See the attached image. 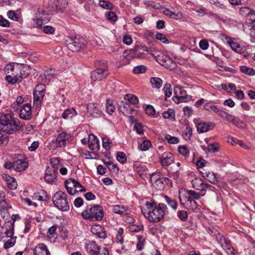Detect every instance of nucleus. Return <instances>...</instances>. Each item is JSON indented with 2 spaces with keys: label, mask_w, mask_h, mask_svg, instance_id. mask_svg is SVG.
<instances>
[{
  "label": "nucleus",
  "mask_w": 255,
  "mask_h": 255,
  "mask_svg": "<svg viewBox=\"0 0 255 255\" xmlns=\"http://www.w3.org/2000/svg\"><path fill=\"white\" fill-rule=\"evenodd\" d=\"M23 125L10 113H2L0 115V130L3 132L13 134L21 130Z\"/></svg>",
  "instance_id": "f257e3e1"
},
{
  "label": "nucleus",
  "mask_w": 255,
  "mask_h": 255,
  "mask_svg": "<svg viewBox=\"0 0 255 255\" xmlns=\"http://www.w3.org/2000/svg\"><path fill=\"white\" fill-rule=\"evenodd\" d=\"M68 48L72 52H78L87 44V40L80 36L68 37L66 40Z\"/></svg>",
  "instance_id": "39448f33"
},
{
  "label": "nucleus",
  "mask_w": 255,
  "mask_h": 255,
  "mask_svg": "<svg viewBox=\"0 0 255 255\" xmlns=\"http://www.w3.org/2000/svg\"><path fill=\"white\" fill-rule=\"evenodd\" d=\"M178 217L182 221H185L188 218V214L186 211H179L177 212Z\"/></svg>",
  "instance_id": "0e129e2a"
},
{
  "label": "nucleus",
  "mask_w": 255,
  "mask_h": 255,
  "mask_svg": "<svg viewBox=\"0 0 255 255\" xmlns=\"http://www.w3.org/2000/svg\"><path fill=\"white\" fill-rule=\"evenodd\" d=\"M67 4V0H53L48 4L49 9L52 11L62 12Z\"/></svg>",
  "instance_id": "ddd939ff"
},
{
  "label": "nucleus",
  "mask_w": 255,
  "mask_h": 255,
  "mask_svg": "<svg viewBox=\"0 0 255 255\" xmlns=\"http://www.w3.org/2000/svg\"><path fill=\"white\" fill-rule=\"evenodd\" d=\"M147 52L146 47L137 45L130 50L128 56L132 58L143 59L146 58Z\"/></svg>",
  "instance_id": "9d476101"
},
{
  "label": "nucleus",
  "mask_w": 255,
  "mask_h": 255,
  "mask_svg": "<svg viewBox=\"0 0 255 255\" xmlns=\"http://www.w3.org/2000/svg\"><path fill=\"white\" fill-rule=\"evenodd\" d=\"M36 17H40L44 20V22H47L50 19L51 15L47 11L39 8L36 13Z\"/></svg>",
  "instance_id": "473e14b6"
},
{
  "label": "nucleus",
  "mask_w": 255,
  "mask_h": 255,
  "mask_svg": "<svg viewBox=\"0 0 255 255\" xmlns=\"http://www.w3.org/2000/svg\"><path fill=\"white\" fill-rule=\"evenodd\" d=\"M150 83L153 88H160L162 85V80L158 77H152Z\"/></svg>",
  "instance_id": "e433bc0d"
},
{
  "label": "nucleus",
  "mask_w": 255,
  "mask_h": 255,
  "mask_svg": "<svg viewBox=\"0 0 255 255\" xmlns=\"http://www.w3.org/2000/svg\"><path fill=\"white\" fill-rule=\"evenodd\" d=\"M34 255H50L47 246L43 243L37 245L33 249Z\"/></svg>",
  "instance_id": "b1692460"
},
{
  "label": "nucleus",
  "mask_w": 255,
  "mask_h": 255,
  "mask_svg": "<svg viewBox=\"0 0 255 255\" xmlns=\"http://www.w3.org/2000/svg\"><path fill=\"white\" fill-rule=\"evenodd\" d=\"M45 95V88L42 84L38 85L33 91V99L43 100Z\"/></svg>",
  "instance_id": "393cba45"
},
{
  "label": "nucleus",
  "mask_w": 255,
  "mask_h": 255,
  "mask_svg": "<svg viewBox=\"0 0 255 255\" xmlns=\"http://www.w3.org/2000/svg\"><path fill=\"white\" fill-rule=\"evenodd\" d=\"M217 240L224 250L226 251V252L228 253L233 254V248L232 247L230 241L228 240L225 238L220 235H219L218 237H217Z\"/></svg>",
  "instance_id": "4be33fe9"
},
{
  "label": "nucleus",
  "mask_w": 255,
  "mask_h": 255,
  "mask_svg": "<svg viewBox=\"0 0 255 255\" xmlns=\"http://www.w3.org/2000/svg\"><path fill=\"white\" fill-rule=\"evenodd\" d=\"M97 104L89 103L87 106V110L90 115L93 118H98L102 114L101 111L98 108Z\"/></svg>",
  "instance_id": "aec40b11"
},
{
  "label": "nucleus",
  "mask_w": 255,
  "mask_h": 255,
  "mask_svg": "<svg viewBox=\"0 0 255 255\" xmlns=\"http://www.w3.org/2000/svg\"><path fill=\"white\" fill-rule=\"evenodd\" d=\"M191 183L194 189L200 191L201 193H205L207 190L214 191L215 189L214 187L206 183L202 178L199 177H195L191 181Z\"/></svg>",
  "instance_id": "6e6552de"
},
{
  "label": "nucleus",
  "mask_w": 255,
  "mask_h": 255,
  "mask_svg": "<svg viewBox=\"0 0 255 255\" xmlns=\"http://www.w3.org/2000/svg\"><path fill=\"white\" fill-rule=\"evenodd\" d=\"M164 91L165 92V98L170 97L172 95L171 85L170 84H166L164 87Z\"/></svg>",
  "instance_id": "338daca9"
},
{
  "label": "nucleus",
  "mask_w": 255,
  "mask_h": 255,
  "mask_svg": "<svg viewBox=\"0 0 255 255\" xmlns=\"http://www.w3.org/2000/svg\"><path fill=\"white\" fill-rule=\"evenodd\" d=\"M164 199L166 203L170 206L172 209L176 210L177 209V203L175 200L167 196L164 197Z\"/></svg>",
  "instance_id": "58836bf2"
},
{
  "label": "nucleus",
  "mask_w": 255,
  "mask_h": 255,
  "mask_svg": "<svg viewBox=\"0 0 255 255\" xmlns=\"http://www.w3.org/2000/svg\"><path fill=\"white\" fill-rule=\"evenodd\" d=\"M13 169L17 172L25 170L28 166L26 159H17L13 162Z\"/></svg>",
  "instance_id": "6ab92c4d"
},
{
  "label": "nucleus",
  "mask_w": 255,
  "mask_h": 255,
  "mask_svg": "<svg viewBox=\"0 0 255 255\" xmlns=\"http://www.w3.org/2000/svg\"><path fill=\"white\" fill-rule=\"evenodd\" d=\"M81 214L83 218L85 220L100 221L103 218L104 212L103 207L100 205H89L87 206Z\"/></svg>",
  "instance_id": "7ed1b4c3"
},
{
  "label": "nucleus",
  "mask_w": 255,
  "mask_h": 255,
  "mask_svg": "<svg viewBox=\"0 0 255 255\" xmlns=\"http://www.w3.org/2000/svg\"><path fill=\"white\" fill-rule=\"evenodd\" d=\"M117 159L121 163H124L127 161V157L125 153L118 152L116 156Z\"/></svg>",
  "instance_id": "6e6d98bb"
},
{
  "label": "nucleus",
  "mask_w": 255,
  "mask_h": 255,
  "mask_svg": "<svg viewBox=\"0 0 255 255\" xmlns=\"http://www.w3.org/2000/svg\"><path fill=\"white\" fill-rule=\"evenodd\" d=\"M17 67L19 69V74L20 80L26 78L30 74V71L29 66L17 64Z\"/></svg>",
  "instance_id": "a878e982"
},
{
  "label": "nucleus",
  "mask_w": 255,
  "mask_h": 255,
  "mask_svg": "<svg viewBox=\"0 0 255 255\" xmlns=\"http://www.w3.org/2000/svg\"><path fill=\"white\" fill-rule=\"evenodd\" d=\"M251 8L248 7H243L240 9V14L245 17L246 18L248 17L249 12H251Z\"/></svg>",
  "instance_id": "69168bd1"
},
{
  "label": "nucleus",
  "mask_w": 255,
  "mask_h": 255,
  "mask_svg": "<svg viewBox=\"0 0 255 255\" xmlns=\"http://www.w3.org/2000/svg\"><path fill=\"white\" fill-rule=\"evenodd\" d=\"M3 177L5 178L7 187L9 189L14 190L17 188V184L14 178L6 175Z\"/></svg>",
  "instance_id": "c85d7f7f"
},
{
  "label": "nucleus",
  "mask_w": 255,
  "mask_h": 255,
  "mask_svg": "<svg viewBox=\"0 0 255 255\" xmlns=\"http://www.w3.org/2000/svg\"><path fill=\"white\" fill-rule=\"evenodd\" d=\"M151 144L149 140H144L143 142L140 144L139 148L142 151H146L151 146Z\"/></svg>",
  "instance_id": "8fccbe9b"
},
{
  "label": "nucleus",
  "mask_w": 255,
  "mask_h": 255,
  "mask_svg": "<svg viewBox=\"0 0 255 255\" xmlns=\"http://www.w3.org/2000/svg\"><path fill=\"white\" fill-rule=\"evenodd\" d=\"M15 237L11 238L10 240H8L3 245V247L5 249H8L10 247H13L15 243Z\"/></svg>",
  "instance_id": "13d9d810"
},
{
  "label": "nucleus",
  "mask_w": 255,
  "mask_h": 255,
  "mask_svg": "<svg viewBox=\"0 0 255 255\" xmlns=\"http://www.w3.org/2000/svg\"><path fill=\"white\" fill-rule=\"evenodd\" d=\"M112 211L115 214H118L120 215H124L128 214V208L125 206L121 205H116L113 206Z\"/></svg>",
  "instance_id": "cd10ccee"
},
{
  "label": "nucleus",
  "mask_w": 255,
  "mask_h": 255,
  "mask_svg": "<svg viewBox=\"0 0 255 255\" xmlns=\"http://www.w3.org/2000/svg\"><path fill=\"white\" fill-rule=\"evenodd\" d=\"M210 125L205 122H200L198 124L197 129L199 132L203 133L209 130Z\"/></svg>",
  "instance_id": "4c0bfd02"
},
{
  "label": "nucleus",
  "mask_w": 255,
  "mask_h": 255,
  "mask_svg": "<svg viewBox=\"0 0 255 255\" xmlns=\"http://www.w3.org/2000/svg\"><path fill=\"white\" fill-rule=\"evenodd\" d=\"M106 108L107 113L110 115H112L115 109V106L113 105L112 102L110 100H107Z\"/></svg>",
  "instance_id": "a18cd8bd"
},
{
  "label": "nucleus",
  "mask_w": 255,
  "mask_h": 255,
  "mask_svg": "<svg viewBox=\"0 0 255 255\" xmlns=\"http://www.w3.org/2000/svg\"><path fill=\"white\" fill-rule=\"evenodd\" d=\"M138 243L136 245L137 249L138 251L141 250L143 248L144 246V239L142 236H137Z\"/></svg>",
  "instance_id": "680f3d73"
},
{
  "label": "nucleus",
  "mask_w": 255,
  "mask_h": 255,
  "mask_svg": "<svg viewBox=\"0 0 255 255\" xmlns=\"http://www.w3.org/2000/svg\"><path fill=\"white\" fill-rule=\"evenodd\" d=\"M157 61L161 65L170 70H173L176 67V63L172 58L165 54H163L161 56H158Z\"/></svg>",
  "instance_id": "f8f14e48"
},
{
  "label": "nucleus",
  "mask_w": 255,
  "mask_h": 255,
  "mask_svg": "<svg viewBox=\"0 0 255 255\" xmlns=\"http://www.w3.org/2000/svg\"><path fill=\"white\" fill-rule=\"evenodd\" d=\"M77 115V113L74 109H67L64 111L62 115V117L65 120L71 119Z\"/></svg>",
  "instance_id": "2f4dec72"
},
{
  "label": "nucleus",
  "mask_w": 255,
  "mask_h": 255,
  "mask_svg": "<svg viewBox=\"0 0 255 255\" xmlns=\"http://www.w3.org/2000/svg\"><path fill=\"white\" fill-rule=\"evenodd\" d=\"M204 109L207 111H212L217 113L219 110V108L217 106L212 105L210 103H206L204 106Z\"/></svg>",
  "instance_id": "3c124183"
},
{
  "label": "nucleus",
  "mask_w": 255,
  "mask_h": 255,
  "mask_svg": "<svg viewBox=\"0 0 255 255\" xmlns=\"http://www.w3.org/2000/svg\"><path fill=\"white\" fill-rule=\"evenodd\" d=\"M203 177L213 184H216L217 182V177L213 172L206 173V175H203Z\"/></svg>",
  "instance_id": "37998d69"
},
{
  "label": "nucleus",
  "mask_w": 255,
  "mask_h": 255,
  "mask_svg": "<svg viewBox=\"0 0 255 255\" xmlns=\"http://www.w3.org/2000/svg\"><path fill=\"white\" fill-rule=\"evenodd\" d=\"M134 170L140 175L143 174L144 172L145 171V167L141 165H138V163L135 164L134 165Z\"/></svg>",
  "instance_id": "e2e57ef3"
},
{
  "label": "nucleus",
  "mask_w": 255,
  "mask_h": 255,
  "mask_svg": "<svg viewBox=\"0 0 255 255\" xmlns=\"http://www.w3.org/2000/svg\"><path fill=\"white\" fill-rule=\"evenodd\" d=\"M70 137L69 134L65 131H62L57 135L55 141L53 142L55 143L56 147H63L66 145Z\"/></svg>",
  "instance_id": "2eb2a0df"
},
{
  "label": "nucleus",
  "mask_w": 255,
  "mask_h": 255,
  "mask_svg": "<svg viewBox=\"0 0 255 255\" xmlns=\"http://www.w3.org/2000/svg\"><path fill=\"white\" fill-rule=\"evenodd\" d=\"M163 13L169 16L171 18H174L176 19H180L182 17V14L180 12H175L174 11H171L169 9L165 8L163 11Z\"/></svg>",
  "instance_id": "f704fd0d"
},
{
  "label": "nucleus",
  "mask_w": 255,
  "mask_h": 255,
  "mask_svg": "<svg viewBox=\"0 0 255 255\" xmlns=\"http://www.w3.org/2000/svg\"><path fill=\"white\" fill-rule=\"evenodd\" d=\"M165 138L170 144H177L179 142V139L175 136H172L169 134H166Z\"/></svg>",
  "instance_id": "09e8293b"
},
{
  "label": "nucleus",
  "mask_w": 255,
  "mask_h": 255,
  "mask_svg": "<svg viewBox=\"0 0 255 255\" xmlns=\"http://www.w3.org/2000/svg\"><path fill=\"white\" fill-rule=\"evenodd\" d=\"M159 159L161 165L163 167L168 166L174 160L173 155L169 152H165L159 156Z\"/></svg>",
  "instance_id": "f3484780"
},
{
  "label": "nucleus",
  "mask_w": 255,
  "mask_h": 255,
  "mask_svg": "<svg viewBox=\"0 0 255 255\" xmlns=\"http://www.w3.org/2000/svg\"><path fill=\"white\" fill-rule=\"evenodd\" d=\"M188 209L191 210L193 211L198 212L199 211V209L198 208L197 202L195 201H191V203L187 206Z\"/></svg>",
  "instance_id": "774afa93"
},
{
  "label": "nucleus",
  "mask_w": 255,
  "mask_h": 255,
  "mask_svg": "<svg viewBox=\"0 0 255 255\" xmlns=\"http://www.w3.org/2000/svg\"><path fill=\"white\" fill-rule=\"evenodd\" d=\"M174 94L173 100L176 103L187 102L190 100V97L187 95L186 91L181 86L174 87Z\"/></svg>",
  "instance_id": "1a4fd4ad"
},
{
  "label": "nucleus",
  "mask_w": 255,
  "mask_h": 255,
  "mask_svg": "<svg viewBox=\"0 0 255 255\" xmlns=\"http://www.w3.org/2000/svg\"><path fill=\"white\" fill-rule=\"evenodd\" d=\"M88 147L94 151H98L100 148L99 140L93 134H90L88 137Z\"/></svg>",
  "instance_id": "5701e85b"
},
{
  "label": "nucleus",
  "mask_w": 255,
  "mask_h": 255,
  "mask_svg": "<svg viewBox=\"0 0 255 255\" xmlns=\"http://www.w3.org/2000/svg\"><path fill=\"white\" fill-rule=\"evenodd\" d=\"M242 72L250 76L255 75V70L251 68H249L246 66H242L240 67Z\"/></svg>",
  "instance_id": "79ce46f5"
},
{
  "label": "nucleus",
  "mask_w": 255,
  "mask_h": 255,
  "mask_svg": "<svg viewBox=\"0 0 255 255\" xmlns=\"http://www.w3.org/2000/svg\"><path fill=\"white\" fill-rule=\"evenodd\" d=\"M102 64L103 65V67L97 68L91 72V78L93 80H101L108 76L107 62L103 61Z\"/></svg>",
  "instance_id": "9b49d317"
},
{
  "label": "nucleus",
  "mask_w": 255,
  "mask_h": 255,
  "mask_svg": "<svg viewBox=\"0 0 255 255\" xmlns=\"http://www.w3.org/2000/svg\"><path fill=\"white\" fill-rule=\"evenodd\" d=\"M246 26H247L250 30V32H249V34L250 35L251 41L252 43H255V22L247 24L246 25ZM243 27H245L244 29V31L246 32H248L246 30L247 26L243 25Z\"/></svg>",
  "instance_id": "7c9ffc66"
},
{
  "label": "nucleus",
  "mask_w": 255,
  "mask_h": 255,
  "mask_svg": "<svg viewBox=\"0 0 255 255\" xmlns=\"http://www.w3.org/2000/svg\"><path fill=\"white\" fill-rule=\"evenodd\" d=\"M19 116L22 119L30 120L32 117L31 105L28 103L24 104L19 111Z\"/></svg>",
  "instance_id": "a211bd4d"
},
{
  "label": "nucleus",
  "mask_w": 255,
  "mask_h": 255,
  "mask_svg": "<svg viewBox=\"0 0 255 255\" xmlns=\"http://www.w3.org/2000/svg\"><path fill=\"white\" fill-rule=\"evenodd\" d=\"M91 232L99 238L105 239L107 237V233L104 228L100 225H93L91 228Z\"/></svg>",
  "instance_id": "412c9836"
},
{
  "label": "nucleus",
  "mask_w": 255,
  "mask_h": 255,
  "mask_svg": "<svg viewBox=\"0 0 255 255\" xmlns=\"http://www.w3.org/2000/svg\"><path fill=\"white\" fill-rule=\"evenodd\" d=\"M7 17L12 20L18 21L19 18L18 14L13 10H9L7 12Z\"/></svg>",
  "instance_id": "4d7b16f0"
},
{
  "label": "nucleus",
  "mask_w": 255,
  "mask_h": 255,
  "mask_svg": "<svg viewBox=\"0 0 255 255\" xmlns=\"http://www.w3.org/2000/svg\"><path fill=\"white\" fill-rule=\"evenodd\" d=\"M55 75V70L52 69H50L44 73V76L46 79H47L48 81H50L51 78H53Z\"/></svg>",
  "instance_id": "bf43d9fd"
},
{
  "label": "nucleus",
  "mask_w": 255,
  "mask_h": 255,
  "mask_svg": "<svg viewBox=\"0 0 255 255\" xmlns=\"http://www.w3.org/2000/svg\"><path fill=\"white\" fill-rule=\"evenodd\" d=\"M227 43L231 49L236 53L247 56V50L249 46L244 42L235 38H228Z\"/></svg>",
  "instance_id": "423d86ee"
},
{
  "label": "nucleus",
  "mask_w": 255,
  "mask_h": 255,
  "mask_svg": "<svg viewBox=\"0 0 255 255\" xmlns=\"http://www.w3.org/2000/svg\"><path fill=\"white\" fill-rule=\"evenodd\" d=\"M102 142L103 147L106 150L110 148V145L112 143L111 140L107 136H104L102 138Z\"/></svg>",
  "instance_id": "de8ad7c7"
},
{
  "label": "nucleus",
  "mask_w": 255,
  "mask_h": 255,
  "mask_svg": "<svg viewBox=\"0 0 255 255\" xmlns=\"http://www.w3.org/2000/svg\"><path fill=\"white\" fill-rule=\"evenodd\" d=\"M57 170L48 167L45 170L44 179L49 184H54L57 181Z\"/></svg>",
  "instance_id": "4468645a"
},
{
  "label": "nucleus",
  "mask_w": 255,
  "mask_h": 255,
  "mask_svg": "<svg viewBox=\"0 0 255 255\" xmlns=\"http://www.w3.org/2000/svg\"><path fill=\"white\" fill-rule=\"evenodd\" d=\"M50 163L52 166L51 168L55 169L57 170V169L60 166V159L58 158H53L50 159Z\"/></svg>",
  "instance_id": "864d4df0"
},
{
  "label": "nucleus",
  "mask_w": 255,
  "mask_h": 255,
  "mask_svg": "<svg viewBox=\"0 0 255 255\" xmlns=\"http://www.w3.org/2000/svg\"><path fill=\"white\" fill-rule=\"evenodd\" d=\"M146 68L143 65H138L135 67L133 69V72L135 74H140L145 72Z\"/></svg>",
  "instance_id": "052dcab7"
},
{
  "label": "nucleus",
  "mask_w": 255,
  "mask_h": 255,
  "mask_svg": "<svg viewBox=\"0 0 255 255\" xmlns=\"http://www.w3.org/2000/svg\"><path fill=\"white\" fill-rule=\"evenodd\" d=\"M187 194L189 196H190L194 200L200 199L201 197L205 195V193L203 194H200L199 193L196 192L194 190H189L187 191Z\"/></svg>",
  "instance_id": "c03bdc74"
},
{
  "label": "nucleus",
  "mask_w": 255,
  "mask_h": 255,
  "mask_svg": "<svg viewBox=\"0 0 255 255\" xmlns=\"http://www.w3.org/2000/svg\"><path fill=\"white\" fill-rule=\"evenodd\" d=\"M99 5L102 8L106 9H111L113 8V5L111 2L104 0L99 1Z\"/></svg>",
  "instance_id": "603ef678"
},
{
  "label": "nucleus",
  "mask_w": 255,
  "mask_h": 255,
  "mask_svg": "<svg viewBox=\"0 0 255 255\" xmlns=\"http://www.w3.org/2000/svg\"><path fill=\"white\" fill-rule=\"evenodd\" d=\"M5 80L8 82V83H10L11 84H14L20 81V79H18L17 77H14L11 74L7 75L5 77Z\"/></svg>",
  "instance_id": "5fc2aeb1"
},
{
  "label": "nucleus",
  "mask_w": 255,
  "mask_h": 255,
  "mask_svg": "<svg viewBox=\"0 0 255 255\" xmlns=\"http://www.w3.org/2000/svg\"><path fill=\"white\" fill-rule=\"evenodd\" d=\"M162 116L165 119H171L175 120V112L173 109H169L162 113Z\"/></svg>",
  "instance_id": "ea45409f"
},
{
  "label": "nucleus",
  "mask_w": 255,
  "mask_h": 255,
  "mask_svg": "<svg viewBox=\"0 0 255 255\" xmlns=\"http://www.w3.org/2000/svg\"><path fill=\"white\" fill-rule=\"evenodd\" d=\"M68 196L64 192L58 191L52 197L54 206L61 211H68L70 209Z\"/></svg>",
  "instance_id": "20e7f679"
},
{
  "label": "nucleus",
  "mask_w": 255,
  "mask_h": 255,
  "mask_svg": "<svg viewBox=\"0 0 255 255\" xmlns=\"http://www.w3.org/2000/svg\"><path fill=\"white\" fill-rule=\"evenodd\" d=\"M14 226V220H13L12 222L9 221L7 223V225H6V230L5 232V234L7 237L11 238V237L13 236Z\"/></svg>",
  "instance_id": "72a5a7b5"
},
{
  "label": "nucleus",
  "mask_w": 255,
  "mask_h": 255,
  "mask_svg": "<svg viewBox=\"0 0 255 255\" xmlns=\"http://www.w3.org/2000/svg\"><path fill=\"white\" fill-rule=\"evenodd\" d=\"M18 70V67H17V63L14 64L13 63H11L7 64L5 67V72L7 74H11L12 72H13V70Z\"/></svg>",
  "instance_id": "a19ab883"
},
{
  "label": "nucleus",
  "mask_w": 255,
  "mask_h": 255,
  "mask_svg": "<svg viewBox=\"0 0 255 255\" xmlns=\"http://www.w3.org/2000/svg\"><path fill=\"white\" fill-rule=\"evenodd\" d=\"M124 99L132 104H136L138 102L137 97L131 94L126 95Z\"/></svg>",
  "instance_id": "49530a36"
},
{
  "label": "nucleus",
  "mask_w": 255,
  "mask_h": 255,
  "mask_svg": "<svg viewBox=\"0 0 255 255\" xmlns=\"http://www.w3.org/2000/svg\"><path fill=\"white\" fill-rule=\"evenodd\" d=\"M34 198L39 201H45L48 199L47 192L43 190H41L34 194Z\"/></svg>",
  "instance_id": "c9c22d12"
},
{
  "label": "nucleus",
  "mask_w": 255,
  "mask_h": 255,
  "mask_svg": "<svg viewBox=\"0 0 255 255\" xmlns=\"http://www.w3.org/2000/svg\"><path fill=\"white\" fill-rule=\"evenodd\" d=\"M141 212L149 221L157 223L164 218L168 213V209L166 205L159 203L154 207L152 211H147L144 209L141 210Z\"/></svg>",
  "instance_id": "f03ea898"
},
{
  "label": "nucleus",
  "mask_w": 255,
  "mask_h": 255,
  "mask_svg": "<svg viewBox=\"0 0 255 255\" xmlns=\"http://www.w3.org/2000/svg\"><path fill=\"white\" fill-rule=\"evenodd\" d=\"M85 249L91 255H95L101 252L102 249L94 241H87L85 244Z\"/></svg>",
  "instance_id": "dca6fc26"
},
{
  "label": "nucleus",
  "mask_w": 255,
  "mask_h": 255,
  "mask_svg": "<svg viewBox=\"0 0 255 255\" xmlns=\"http://www.w3.org/2000/svg\"><path fill=\"white\" fill-rule=\"evenodd\" d=\"M150 181L152 185L158 190L164 188L166 184H171V180L164 177H161L159 174L153 173L151 175Z\"/></svg>",
  "instance_id": "0eeeda50"
},
{
  "label": "nucleus",
  "mask_w": 255,
  "mask_h": 255,
  "mask_svg": "<svg viewBox=\"0 0 255 255\" xmlns=\"http://www.w3.org/2000/svg\"><path fill=\"white\" fill-rule=\"evenodd\" d=\"M217 114L221 118L224 119L228 122H232L235 120V117L229 114L228 113L219 109Z\"/></svg>",
  "instance_id": "c756f323"
},
{
  "label": "nucleus",
  "mask_w": 255,
  "mask_h": 255,
  "mask_svg": "<svg viewBox=\"0 0 255 255\" xmlns=\"http://www.w3.org/2000/svg\"><path fill=\"white\" fill-rule=\"evenodd\" d=\"M77 180L72 178L69 179L65 181V186L68 193L70 195H74V189L76 185Z\"/></svg>",
  "instance_id": "bb28decb"
}]
</instances>
